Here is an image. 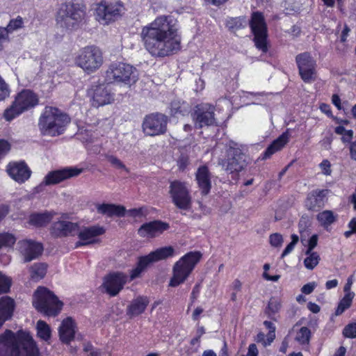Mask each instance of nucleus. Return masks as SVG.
Returning a JSON list of instances; mask_svg holds the SVG:
<instances>
[{"label": "nucleus", "instance_id": "f257e3e1", "mask_svg": "<svg viewBox=\"0 0 356 356\" xmlns=\"http://www.w3.org/2000/svg\"><path fill=\"white\" fill-rule=\"evenodd\" d=\"M177 21L170 15H160L144 26L140 33L145 49L154 58H163L181 49Z\"/></svg>", "mask_w": 356, "mask_h": 356}, {"label": "nucleus", "instance_id": "f03ea898", "mask_svg": "<svg viewBox=\"0 0 356 356\" xmlns=\"http://www.w3.org/2000/svg\"><path fill=\"white\" fill-rule=\"evenodd\" d=\"M0 356H39V350L29 333L6 330L0 335Z\"/></svg>", "mask_w": 356, "mask_h": 356}, {"label": "nucleus", "instance_id": "7ed1b4c3", "mask_svg": "<svg viewBox=\"0 0 356 356\" xmlns=\"http://www.w3.org/2000/svg\"><path fill=\"white\" fill-rule=\"evenodd\" d=\"M70 122V117L56 107L46 106L38 120V128L43 136L55 137L64 133Z\"/></svg>", "mask_w": 356, "mask_h": 356}, {"label": "nucleus", "instance_id": "20e7f679", "mask_svg": "<svg viewBox=\"0 0 356 356\" xmlns=\"http://www.w3.org/2000/svg\"><path fill=\"white\" fill-rule=\"evenodd\" d=\"M86 19L85 6L71 2L61 4L56 16L57 24L67 29H77Z\"/></svg>", "mask_w": 356, "mask_h": 356}, {"label": "nucleus", "instance_id": "39448f33", "mask_svg": "<svg viewBox=\"0 0 356 356\" xmlns=\"http://www.w3.org/2000/svg\"><path fill=\"white\" fill-rule=\"evenodd\" d=\"M202 256L200 252H189L176 261L172 268V276L169 282V286L177 287L183 284L200 261Z\"/></svg>", "mask_w": 356, "mask_h": 356}, {"label": "nucleus", "instance_id": "423d86ee", "mask_svg": "<svg viewBox=\"0 0 356 356\" xmlns=\"http://www.w3.org/2000/svg\"><path fill=\"white\" fill-rule=\"evenodd\" d=\"M33 305L38 312L49 316L58 315L63 305L53 292L42 286L34 293Z\"/></svg>", "mask_w": 356, "mask_h": 356}, {"label": "nucleus", "instance_id": "0eeeda50", "mask_svg": "<svg viewBox=\"0 0 356 356\" xmlns=\"http://www.w3.org/2000/svg\"><path fill=\"white\" fill-rule=\"evenodd\" d=\"M138 80V72L132 65L115 62L111 63L105 73V81L107 83H122L131 86Z\"/></svg>", "mask_w": 356, "mask_h": 356}, {"label": "nucleus", "instance_id": "6e6552de", "mask_svg": "<svg viewBox=\"0 0 356 356\" xmlns=\"http://www.w3.org/2000/svg\"><path fill=\"white\" fill-rule=\"evenodd\" d=\"M38 104V96L33 92L23 90L16 95L12 104L4 111L3 118L10 122L24 112L35 107Z\"/></svg>", "mask_w": 356, "mask_h": 356}, {"label": "nucleus", "instance_id": "1a4fd4ad", "mask_svg": "<svg viewBox=\"0 0 356 356\" xmlns=\"http://www.w3.org/2000/svg\"><path fill=\"white\" fill-rule=\"evenodd\" d=\"M103 62L102 52L95 45L81 49L75 58V64L87 74L96 72L101 67Z\"/></svg>", "mask_w": 356, "mask_h": 356}, {"label": "nucleus", "instance_id": "9d476101", "mask_svg": "<svg viewBox=\"0 0 356 356\" xmlns=\"http://www.w3.org/2000/svg\"><path fill=\"white\" fill-rule=\"evenodd\" d=\"M124 10V6L120 0L102 1L95 8V17L101 24L108 25L118 20Z\"/></svg>", "mask_w": 356, "mask_h": 356}, {"label": "nucleus", "instance_id": "9b49d317", "mask_svg": "<svg viewBox=\"0 0 356 356\" xmlns=\"http://www.w3.org/2000/svg\"><path fill=\"white\" fill-rule=\"evenodd\" d=\"M249 24L256 47L262 53H266L268 50V31L264 15L260 12H253Z\"/></svg>", "mask_w": 356, "mask_h": 356}, {"label": "nucleus", "instance_id": "f8f14e48", "mask_svg": "<svg viewBox=\"0 0 356 356\" xmlns=\"http://www.w3.org/2000/svg\"><path fill=\"white\" fill-rule=\"evenodd\" d=\"M173 255L174 248L171 246H166L158 248L147 255L139 257L136 267L131 271V280H133L138 277L150 264L171 257Z\"/></svg>", "mask_w": 356, "mask_h": 356}, {"label": "nucleus", "instance_id": "ddd939ff", "mask_svg": "<svg viewBox=\"0 0 356 356\" xmlns=\"http://www.w3.org/2000/svg\"><path fill=\"white\" fill-rule=\"evenodd\" d=\"M219 163L230 173L238 172L247 165V156L234 144L227 150V159H222Z\"/></svg>", "mask_w": 356, "mask_h": 356}, {"label": "nucleus", "instance_id": "4468645a", "mask_svg": "<svg viewBox=\"0 0 356 356\" xmlns=\"http://www.w3.org/2000/svg\"><path fill=\"white\" fill-rule=\"evenodd\" d=\"M170 194L172 202L180 209L187 210L191 204L188 187L185 182L174 181L170 183Z\"/></svg>", "mask_w": 356, "mask_h": 356}, {"label": "nucleus", "instance_id": "2eb2a0df", "mask_svg": "<svg viewBox=\"0 0 356 356\" xmlns=\"http://www.w3.org/2000/svg\"><path fill=\"white\" fill-rule=\"evenodd\" d=\"M82 172V169L76 167H67L60 170L49 172L43 181L35 188L37 192L41 191L43 186L57 184L65 179L76 177Z\"/></svg>", "mask_w": 356, "mask_h": 356}, {"label": "nucleus", "instance_id": "dca6fc26", "mask_svg": "<svg viewBox=\"0 0 356 356\" xmlns=\"http://www.w3.org/2000/svg\"><path fill=\"white\" fill-rule=\"evenodd\" d=\"M168 118L161 113L147 115L143 122V132L149 136H159L167 130Z\"/></svg>", "mask_w": 356, "mask_h": 356}, {"label": "nucleus", "instance_id": "f3484780", "mask_svg": "<svg viewBox=\"0 0 356 356\" xmlns=\"http://www.w3.org/2000/svg\"><path fill=\"white\" fill-rule=\"evenodd\" d=\"M296 61L301 79L305 83H311L315 80L316 60L310 54L305 52L296 56Z\"/></svg>", "mask_w": 356, "mask_h": 356}, {"label": "nucleus", "instance_id": "a211bd4d", "mask_svg": "<svg viewBox=\"0 0 356 356\" xmlns=\"http://www.w3.org/2000/svg\"><path fill=\"white\" fill-rule=\"evenodd\" d=\"M104 228L99 225L82 227L76 232L79 241L75 243V248H78L98 243V237L104 234Z\"/></svg>", "mask_w": 356, "mask_h": 356}, {"label": "nucleus", "instance_id": "6ab92c4d", "mask_svg": "<svg viewBox=\"0 0 356 356\" xmlns=\"http://www.w3.org/2000/svg\"><path fill=\"white\" fill-rule=\"evenodd\" d=\"M19 253L23 257L24 262H29L37 259L43 251L42 245L31 239L21 240L17 243Z\"/></svg>", "mask_w": 356, "mask_h": 356}, {"label": "nucleus", "instance_id": "aec40b11", "mask_svg": "<svg viewBox=\"0 0 356 356\" xmlns=\"http://www.w3.org/2000/svg\"><path fill=\"white\" fill-rule=\"evenodd\" d=\"M127 282V276L122 273H110L104 278L103 290L111 296H115Z\"/></svg>", "mask_w": 356, "mask_h": 356}, {"label": "nucleus", "instance_id": "412c9836", "mask_svg": "<svg viewBox=\"0 0 356 356\" xmlns=\"http://www.w3.org/2000/svg\"><path fill=\"white\" fill-rule=\"evenodd\" d=\"M88 94L90 97L92 105L97 108L111 104L114 100L113 94L104 85H99L92 88Z\"/></svg>", "mask_w": 356, "mask_h": 356}, {"label": "nucleus", "instance_id": "4be33fe9", "mask_svg": "<svg viewBox=\"0 0 356 356\" xmlns=\"http://www.w3.org/2000/svg\"><path fill=\"white\" fill-rule=\"evenodd\" d=\"M194 120L195 127L197 128L214 124V107L209 104L197 105L195 111Z\"/></svg>", "mask_w": 356, "mask_h": 356}, {"label": "nucleus", "instance_id": "5701e85b", "mask_svg": "<svg viewBox=\"0 0 356 356\" xmlns=\"http://www.w3.org/2000/svg\"><path fill=\"white\" fill-rule=\"evenodd\" d=\"M327 189H316L309 192L305 200V207L309 211L316 212L325 207L327 200Z\"/></svg>", "mask_w": 356, "mask_h": 356}, {"label": "nucleus", "instance_id": "b1692460", "mask_svg": "<svg viewBox=\"0 0 356 356\" xmlns=\"http://www.w3.org/2000/svg\"><path fill=\"white\" fill-rule=\"evenodd\" d=\"M6 171L13 179L19 184L27 181L31 175V170L24 161L9 163Z\"/></svg>", "mask_w": 356, "mask_h": 356}, {"label": "nucleus", "instance_id": "393cba45", "mask_svg": "<svg viewBox=\"0 0 356 356\" xmlns=\"http://www.w3.org/2000/svg\"><path fill=\"white\" fill-rule=\"evenodd\" d=\"M170 227L169 224L161 220H154L144 223L138 229V234L141 237L154 238L161 234Z\"/></svg>", "mask_w": 356, "mask_h": 356}, {"label": "nucleus", "instance_id": "a878e982", "mask_svg": "<svg viewBox=\"0 0 356 356\" xmlns=\"http://www.w3.org/2000/svg\"><path fill=\"white\" fill-rule=\"evenodd\" d=\"M79 229V225L66 220L55 222L51 227L52 234L57 237L74 236Z\"/></svg>", "mask_w": 356, "mask_h": 356}, {"label": "nucleus", "instance_id": "bb28decb", "mask_svg": "<svg viewBox=\"0 0 356 356\" xmlns=\"http://www.w3.org/2000/svg\"><path fill=\"white\" fill-rule=\"evenodd\" d=\"M211 173L208 168L205 165L198 168L195 179L202 195H207L209 193L211 188Z\"/></svg>", "mask_w": 356, "mask_h": 356}, {"label": "nucleus", "instance_id": "cd10ccee", "mask_svg": "<svg viewBox=\"0 0 356 356\" xmlns=\"http://www.w3.org/2000/svg\"><path fill=\"white\" fill-rule=\"evenodd\" d=\"M291 135L289 129L283 132L277 139L273 140L263 153V159L270 158L273 154L281 150L289 141Z\"/></svg>", "mask_w": 356, "mask_h": 356}, {"label": "nucleus", "instance_id": "c85d7f7f", "mask_svg": "<svg viewBox=\"0 0 356 356\" xmlns=\"http://www.w3.org/2000/svg\"><path fill=\"white\" fill-rule=\"evenodd\" d=\"M59 337L62 342L68 343L74 337L75 323L72 318L64 319L59 327Z\"/></svg>", "mask_w": 356, "mask_h": 356}, {"label": "nucleus", "instance_id": "c756f323", "mask_svg": "<svg viewBox=\"0 0 356 356\" xmlns=\"http://www.w3.org/2000/svg\"><path fill=\"white\" fill-rule=\"evenodd\" d=\"M149 303V300L147 296H138L134 298L127 307V315L134 317L143 314Z\"/></svg>", "mask_w": 356, "mask_h": 356}, {"label": "nucleus", "instance_id": "7c9ffc66", "mask_svg": "<svg viewBox=\"0 0 356 356\" xmlns=\"http://www.w3.org/2000/svg\"><path fill=\"white\" fill-rule=\"evenodd\" d=\"M15 309L14 300L8 296L0 298V327L4 322L11 318Z\"/></svg>", "mask_w": 356, "mask_h": 356}, {"label": "nucleus", "instance_id": "2f4dec72", "mask_svg": "<svg viewBox=\"0 0 356 356\" xmlns=\"http://www.w3.org/2000/svg\"><path fill=\"white\" fill-rule=\"evenodd\" d=\"M319 225L326 231H330L331 226L338 220V214L332 210H324L316 215Z\"/></svg>", "mask_w": 356, "mask_h": 356}, {"label": "nucleus", "instance_id": "473e14b6", "mask_svg": "<svg viewBox=\"0 0 356 356\" xmlns=\"http://www.w3.org/2000/svg\"><path fill=\"white\" fill-rule=\"evenodd\" d=\"M97 209L98 213L106 215L108 217H122L124 216L126 212V209L123 206L112 204H99L97 206Z\"/></svg>", "mask_w": 356, "mask_h": 356}, {"label": "nucleus", "instance_id": "72a5a7b5", "mask_svg": "<svg viewBox=\"0 0 356 356\" xmlns=\"http://www.w3.org/2000/svg\"><path fill=\"white\" fill-rule=\"evenodd\" d=\"M55 215L54 211H44L43 213H35L30 216L29 223L35 227L47 225Z\"/></svg>", "mask_w": 356, "mask_h": 356}, {"label": "nucleus", "instance_id": "f704fd0d", "mask_svg": "<svg viewBox=\"0 0 356 356\" xmlns=\"http://www.w3.org/2000/svg\"><path fill=\"white\" fill-rule=\"evenodd\" d=\"M281 307L282 304L280 299L275 297H272L265 309V313L268 315V318L276 321L275 316L280 312Z\"/></svg>", "mask_w": 356, "mask_h": 356}, {"label": "nucleus", "instance_id": "c9c22d12", "mask_svg": "<svg viewBox=\"0 0 356 356\" xmlns=\"http://www.w3.org/2000/svg\"><path fill=\"white\" fill-rule=\"evenodd\" d=\"M171 114L177 115L180 114L185 115L190 111V106L186 102H181L180 100H175L171 103Z\"/></svg>", "mask_w": 356, "mask_h": 356}, {"label": "nucleus", "instance_id": "e433bc0d", "mask_svg": "<svg viewBox=\"0 0 356 356\" xmlns=\"http://www.w3.org/2000/svg\"><path fill=\"white\" fill-rule=\"evenodd\" d=\"M47 273V266L44 264H35L30 268L31 277L34 281L42 279Z\"/></svg>", "mask_w": 356, "mask_h": 356}, {"label": "nucleus", "instance_id": "4c0bfd02", "mask_svg": "<svg viewBox=\"0 0 356 356\" xmlns=\"http://www.w3.org/2000/svg\"><path fill=\"white\" fill-rule=\"evenodd\" d=\"M37 335L41 339L47 341L51 337V329L44 321L39 320L36 325Z\"/></svg>", "mask_w": 356, "mask_h": 356}, {"label": "nucleus", "instance_id": "58836bf2", "mask_svg": "<svg viewBox=\"0 0 356 356\" xmlns=\"http://www.w3.org/2000/svg\"><path fill=\"white\" fill-rule=\"evenodd\" d=\"M247 21L245 17H231L226 21V27L232 31H236L245 27Z\"/></svg>", "mask_w": 356, "mask_h": 356}, {"label": "nucleus", "instance_id": "ea45409f", "mask_svg": "<svg viewBox=\"0 0 356 356\" xmlns=\"http://www.w3.org/2000/svg\"><path fill=\"white\" fill-rule=\"evenodd\" d=\"M354 296V293L345 294L343 298L339 302L338 307L335 311L337 316L341 315L346 309L350 307Z\"/></svg>", "mask_w": 356, "mask_h": 356}, {"label": "nucleus", "instance_id": "a19ab883", "mask_svg": "<svg viewBox=\"0 0 356 356\" xmlns=\"http://www.w3.org/2000/svg\"><path fill=\"white\" fill-rule=\"evenodd\" d=\"M311 337V331L307 327H302L296 333L295 340L300 345H308Z\"/></svg>", "mask_w": 356, "mask_h": 356}, {"label": "nucleus", "instance_id": "79ce46f5", "mask_svg": "<svg viewBox=\"0 0 356 356\" xmlns=\"http://www.w3.org/2000/svg\"><path fill=\"white\" fill-rule=\"evenodd\" d=\"M305 254L307 257L304 260V265L306 268L312 270L318 264L320 257L318 254L315 252L307 253V251H306Z\"/></svg>", "mask_w": 356, "mask_h": 356}, {"label": "nucleus", "instance_id": "37998d69", "mask_svg": "<svg viewBox=\"0 0 356 356\" xmlns=\"http://www.w3.org/2000/svg\"><path fill=\"white\" fill-rule=\"evenodd\" d=\"M334 132L341 136V141L343 143H350L353 142L354 132L352 129H346L343 126H338L334 129Z\"/></svg>", "mask_w": 356, "mask_h": 356}, {"label": "nucleus", "instance_id": "c03bdc74", "mask_svg": "<svg viewBox=\"0 0 356 356\" xmlns=\"http://www.w3.org/2000/svg\"><path fill=\"white\" fill-rule=\"evenodd\" d=\"M24 19L22 17L17 16L15 19H12L8 22V25L4 27L6 29L8 34L17 31L23 27Z\"/></svg>", "mask_w": 356, "mask_h": 356}, {"label": "nucleus", "instance_id": "a18cd8bd", "mask_svg": "<svg viewBox=\"0 0 356 356\" xmlns=\"http://www.w3.org/2000/svg\"><path fill=\"white\" fill-rule=\"evenodd\" d=\"M11 283V279L0 272V294L8 292Z\"/></svg>", "mask_w": 356, "mask_h": 356}, {"label": "nucleus", "instance_id": "49530a36", "mask_svg": "<svg viewBox=\"0 0 356 356\" xmlns=\"http://www.w3.org/2000/svg\"><path fill=\"white\" fill-rule=\"evenodd\" d=\"M343 334L348 338H356V323L347 325L343 330Z\"/></svg>", "mask_w": 356, "mask_h": 356}, {"label": "nucleus", "instance_id": "de8ad7c7", "mask_svg": "<svg viewBox=\"0 0 356 356\" xmlns=\"http://www.w3.org/2000/svg\"><path fill=\"white\" fill-rule=\"evenodd\" d=\"M10 95V89L8 85L0 76V101L4 100Z\"/></svg>", "mask_w": 356, "mask_h": 356}, {"label": "nucleus", "instance_id": "09e8293b", "mask_svg": "<svg viewBox=\"0 0 356 356\" xmlns=\"http://www.w3.org/2000/svg\"><path fill=\"white\" fill-rule=\"evenodd\" d=\"M270 244L273 247H280L283 243V238L280 234L275 233L269 236Z\"/></svg>", "mask_w": 356, "mask_h": 356}, {"label": "nucleus", "instance_id": "8fccbe9b", "mask_svg": "<svg viewBox=\"0 0 356 356\" xmlns=\"http://www.w3.org/2000/svg\"><path fill=\"white\" fill-rule=\"evenodd\" d=\"M10 149V143L6 140H0V159L4 157Z\"/></svg>", "mask_w": 356, "mask_h": 356}, {"label": "nucleus", "instance_id": "3c124183", "mask_svg": "<svg viewBox=\"0 0 356 356\" xmlns=\"http://www.w3.org/2000/svg\"><path fill=\"white\" fill-rule=\"evenodd\" d=\"M10 41L9 35L4 27L0 26V51L3 49V44Z\"/></svg>", "mask_w": 356, "mask_h": 356}, {"label": "nucleus", "instance_id": "603ef678", "mask_svg": "<svg viewBox=\"0 0 356 356\" xmlns=\"http://www.w3.org/2000/svg\"><path fill=\"white\" fill-rule=\"evenodd\" d=\"M129 216L132 217H142L145 216L147 214L146 209L143 207H140L138 209H129L127 211Z\"/></svg>", "mask_w": 356, "mask_h": 356}, {"label": "nucleus", "instance_id": "864d4df0", "mask_svg": "<svg viewBox=\"0 0 356 356\" xmlns=\"http://www.w3.org/2000/svg\"><path fill=\"white\" fill-rule=\"evenodd\" d=\"M108 161L111 163L112 165L118 169H124L127 170L126 166L123 164V163L118 159L117 157L114 156H109L108 157Z\"/></svg>", "mask_w": 356, "mask_h": 356}, {"label": "nucleus", "instance_id": "5fc2aeb1", "mask_svg": "<svg viewBox=\"0 0 356 356\" xmlns=\"http://www.w3.org/2000/svg\"><path fill=\"white\" fill-rule=\"evenodd\" d=\"M320 168L323 172V174L325 175H330L332 170H331V164L330 162L325 159L320 163Z\"/></svg>", "mask_w": 356, "mask_h": 356}, {"label": "nucleus", "instance_id": "6e6d98bb", "mask_svg": "<svg viewBox=\"0 0 356 356\" xmlns=\"http://www.w3.org/2000/svg\"><path fill=\"white\" fill-rule=\"evenodd\" d=\"M317 284L314 282H309L302 287L301 291L305 294L309 295L313 292Z\"/></svg>", "mask_w": 356, "mask_h": 356}, {"label": "nucleus", "instance_id": "4d7b16f0", "mask_svg": "<svg viewBox=\"0 0 356 356\" xmlns=\"http://www.w3.org/2000/svg\"><path fill=\"white\" fill-rule=\"evenodd\" d=\"M317 243H318V236L316 234L312 235L308 241V247H307V253H310L311 252H313L312 250L317 245Z\"/></svg>", "mask_w": 356, "mask_h": 356}, {"label": "nucleus", "instance_id": "13d9d810", "mask_svg": "<svg viewBox=\"0 0 356 356\" xmlns=\"http://www.w3.org/2000/svg\"><path fill=\"white\" fill-rule=\"evenodd\" d=\"M348 149L350 158L356 161V139L350 143Z\"/></svg>", "mask_w": 356, "mask_h": 356}, {"label": "nucleus", "instance_id": "bf43d9fd", "mask_svg": "<svg viewBox=\"0 0 356 356\" xmlns=\"http://www.w3.org/2000/svg\"><path fill=\"white\" fill-rule=\"evenodd\" d=\"M200 292V284H197L193 287L191 294V299L192 300V302H193L199 296Z\"/></svg>", "mask_w": 356, "mask_h": 356}, {"label": "nucleus", "instance_id": "052dcab7", "mask_svg": "<svg viewBox=\"0 0 356 356\" xmlns=\"http://www.w3.org/2000/svg\"><path fill=\"white\" fill-rule=\"evenodd\" d=\"M241 288H242V283L241 282L238 280V279H236L234 280L231 286H230V289L234 291V292H239L241 291Z\"/></svg>", "mask_w": 356, "mask_h": 356}, {"label": "nucleus", "instance_id": "680f3d73", "mask_svg": "<svg viewBox=\"0 0 356 356\" xmlns=\"http://www.w3.org/2000/svg\"><path fill=\"white\" fill-rule=\"evenodd\" d=\"M275 338V332L273 330L269 332L268 334L266 336V341H264V346H267L270 345V343L274 341Z\"/></svg>", "mask_w": 356, "mask_h": 356}, {"label": "nucleus", "instance_id": "e2e57ef3", "mask_svg": "<svg viewBox=\"0 0 356 356\" xmlns=\"http://www.w3.org/2000/svg\"><path fill=\"white\" fill-rule=\"evenodd\" d=\"M308 309L314 314H317L320 312L321 307L316 303L309 302L307 304Z\"/></svg>", "mask_w": 356, "mask_h": 356}, {"label": "nucleus", "instance_id": "0e129e2a", "mask_svg": "<svg viewBox=\"0 0 356 356\" xmlns=\"http://www.w3.org/2000/svg\"><path fill=\"white\" fill-rule=\"evenodd\" d=\"M258 355V350L257 346L254 343H252L248 347V350L247 353V356H257Z\"/></svg>", "mask_w": 356, "mask_h": 356}, {"label": "nucleus", "instance_id": "69168bd1", "mask_svg": "<svg viewBox=\"0 0 356 356\" xmlns=\"http://www.w3.org/2000/svg\"><path fill=\"white\" fill-rule=\"evenodd\" d=\"M337 285H338V280L336 279H334V280H329V281L326 282L325 288L327 290H330L332 289L336 288L337 286Z\"/></svg>", "mask_w": 356, "mask_h": 356}, {"label": "nucleus", "instance_id": "338daca9", "mask_svg": "<svg viewBox=\"0 0 356 356\" xmlns=\"http://www.w3.org/2000/svg\"><path fill=\"white\" fill-rule=\"evenodd\" d=\"M350 31V29L349 27L346 24L343 27V29L341 33V42H344L346 41V38L348 35L349 32Z\"/></svg>", "mask_w": 356, "mask_h": 356}, {"label": "nucleus", "instance_id": "774afa93", "mask_svg": "<svg viewBox=\"0 0 356 356\" xmlns=\"http://www.w3.org/2000/svg\"><path fill=\"white\" fill-rule=\"evenodd\" d=\"M177 165L179 170H184L188 165V161L186 158L181 157L179 159Z\"/></svg>", "mask_w": 356, "mask_h": 356}]
</instances>
